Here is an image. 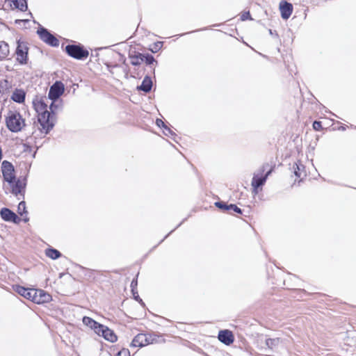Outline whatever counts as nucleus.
I'll return each instance as SVG.
<instances>
[{
	"label": "nucleus",
	"mask_w": 356,
	"mask_h": 356,
	"mask_svg": "<svg viewBox=\"0 0 356 356\" xmlns=\"http://www.w3.org/2000/svg\"><path fill=\"white\" fill-rule=\"evenodd\" d=\"M8 129L14 133L19 132L26 126L25 120L17 111H10L6 119Z\"/></svg>",
	"instance_id": "f03ea898"
},
{
	"label": "nucleus",
	"mask_w": 356,
	"mask_h": 356,
	"mask_svg": "<svg viewBox=\"0 0 356 356\" xmlns=\"http://www.w3.org/2000/svg\"><path fill=\"white\" fill-rule=\"evenodd\" d=\"M218 339L225 345H230L234 341L232 332L228 330H220L218 333Z\"/></svg>",
	"instance_id": "4468645a"
},
{
	"label": "nucleus",
	"mask_w": 356,
	"mask_h": 356,
	"mask_svg": "<svg viewBox=\"0 0 356 356\" xmlns=\"http://www.w3.org/2000/svg\"><path fill=\"white\" fill-rule=\"evenodd\" d=\"M229 211H233L237 213H242L241 209L238 207L236 204H229Z\"/></svg>",
	"instance_id": "7c9ffc66"
},
{
	"label": "nucleus",
	"mask_w": 356,
	"mask_h": 356,
	"mask_svg": "<svg viewBox=\"0 0 356 356\" xmlns=\"http://www.w3.org/2000/svg\"><path fill=\"white\" fill-rule=\"evenodd\" d=\"M26 93L22 89H15L11 96V99L17 103H23L25 100Z\"/></svg>",
	"instance_id": "dca6fc26"
},
{
	"label": "nucleus",
	"mask_w": 356,
	"mask_h": 356,
	"mask_svg": "<svg viewBox=\"0 0 356 356\" xmlns=\"http://www.w3.org/2000/svg\"><path fill=\"white\" fill-rule=\"evenodd\" d=\"M2 174L4 180L8 184L13 183V181L15 179L13 165L7 161L2 163Z\"/></svg>",
	"instance_id": "0eeeda50"
},
{
	"label": "nucleus",
	"mask_w": 356,
	"mask_h": 356,
	"mask_svg": "<svg viewBox=\"0 0 356 356\" xmlns=\"http://www.w3.org/2000/svg\"><path fill=\"white\" fill-rule=\"evenodd\" d=\"M136 286H137V281L134 280L131 283V287L133 294H134L135 288Z\"/></svg>",
	"instance_id": "e433bc0d"
},
{
	"label": "nucleus",
	"mask_w": 356,
	"mask_h": 356,
	"mask_svg": "<svg viewBox=\"0 0 356 356\" xmlns=\"http://www.w3.org/2000/svg\"><path fill=\"white\" fill-rule=\"evenodd\" d=\"M129 58L131 59V65L135 66L140 65L144 60V55L140 53L134 55H129Z\"/></svg>",
	"instance_id": "412c9836"
},
{
	"label": "nucleus",
	"mask_w": 356,
	"mask_h": 356,
	"mask_svg": "<svg viewBox=\"0 0 356 356\" xmlns=\"http://www.w3.org/2000/svg\"><path fill=\"white\" fill-rule=\"evenodd\" d=\"M83 323L84 325L90 327L92 330H93L94 327L97 325V322H96L95 320H93L92 318L88 317V316H84L83 318Z\"/></svg>",
	"instance_id": "393cba45"
},
{
	"label": "nucleus",
	"mask_w": 356,
	"mask_h": 356,
	"mask_svg": "<svg viewBox=\"0 0 356 356\" xmlns=\"http://www.w3.org/2000/svg\"><path fill=\"white\" fill-rule=\"evenodd\" d=\"M51 300V296L41 289H35V292L33 295L32 301L36 304H42L49 302Z\"/></svg>",
	"instance_id": "1a4fd4ad"
},
{
	"label": "nucleus",
	"mask_w": 356,
	"mask_h": 356,
	"mask_svg": "<svg viewBox=\"0 0 356 356\" xmlns=\"http://www.w3.org/2000/svg\"><path fill=\"white\" fill-rule=\"evenodd\" d=\"M117 356H130V352L128 349L123 348L118 352Z\"/></svg>",
	"instance_id": "2f4dec72"
},
{
	"label": "nucleus",
	"mask_w": 356,
	"mask_h": 356,
	"mask_svg": "<svg viewBox=\"0 0 356 356\" xmlns=\"http://www.w3.org/2000/svg\"><path fill=\"white\" fill-rule=\"evenodd\" d=\"M9 46L4 41H0V60L6 58L9 55Z\"/></svg>",
	"instance_id": "6ab92c4d"
},
{
	"label": "nucleus",
	"mask_w": 356,
	"mask_h": 356,
	"mask_svg": "<svg viewBox=\"0 0 356 356\" xmlns=\"http://www.w3.org/2000/svg\"><path fill=\"white\" fill-rule=\"evenodd\" d=\"M156 125H157L158 127H163V128H164L165 127H166V125L165 124V123H164V122H163V120H161V119H157V120H156Z\"/></svg>",
	"instance_id": "f704fd0d"
},
{
	"label": "nucleus",
	"mask_w": 356,
	"mask_h": 356,
	"mask_svg": "<svg viewBox=\"0 0 356 356\" xmlns=\"http://www.w3.org/2000/svg\"><path fill=\"white\" fill-rule=\"evenodd\" d=\"M215 205L220 209L228 211L229 210V204H227L224 202H215Z\"/></svg>",
	"instance_id": "c85d7f7f"
},
{
	"label": "nucleus",
	"mask_w": 356,
	"mask_h": 356,
	"mask_svg": "<svg viewBox=\"0 0 356 356\" xmlns=\"http://www.w3.org/2000/svg\"><path fill=\"white\" fill-rule=\"evenodd\" d=\"M21 21H22V20H16V23H17L18 22H21ZM24 22H27V21H28V19H26V20H24Z\"/></svg>",
	"instance_id": "58836bf2"
},
{
	"label": "nucleus",
	"mask_w": 356,
	"mask_h": 356,
	"mask_svg": "<svg viewBox=\"0 0 356 356\" xmlns=\"http://www.w3.org/2000/svg\"><path fill=\"white\" fill-rule=\"evenodd\" d=\"M17 60L20 64H26L27 63L28 47L24 42L17 41V47L16 49Z\"/></svg>",
	"instance_id": "6e6552de"
},
{
	"label": "nucleus",
	"mask_w": 356,
	"mask_h": 356,
	"mask_svg": "<svg viewBox=\"0 0 356 356\" xmlns=\"http://www.w3.org/2000/svg\"><path fill=\"white\" fill-rule=\"evenodd\" d=\"M12 190L11 192L15 196H18L19 195H22V193L24 191V188L25 187V183H24L20 179H15L13 181V183L9 184Z\"/></svg>",
	"instance_id": "2eb2a0df"
},
{
	"label": "nucleus",
	"mask_w": 356,
	"mask_h": 356,
	"mask_svg": "<svg viewBox=\"0 0 356 356\" xmlns=\"http://www.w3.org/2000/svg\"><path fill=\"white\" fill-rule=\"evenodd\" d=\"M152 87V81L151 78L148 76H146L141 83L140 86H138V90L144 91L145 92H148L151 90Z\"/></svg>",
	"instance_id": "f3484780"
},
{
	"label": "nucleus",
	"mask_w": 356,
	"mask_h": 356,
	"mask_svg": "<svg viewBox=\"0 0 356 356\" xmlns=\"http://www.w3.org/2000/svg\"><path fill=\"white\" fill-rule=\"evenodd\" d=\"M250 17V13L246 12L241 15V20L245 21V20L248 19Z\"/></svg>",
	"instance_id": "c9c22d12"
},
{
	"label": "nucleus",
	"mask_w": 356,
	"mask_h": 356,
	"mask_svg": "<svg viewBox=\"0 0 356 356\" xmlns=\"http://www.w3.org/2000/svg\"><path fill=\"white\" fill-rule=\"evenodd\" d=\"M0 215L5 221L19 223L21 220L14 212L7 208H3L0 211Z\"/></svg>",
	"instance_id": "9b49d317"
},
{
	"label": "nucleus",
	"mask_w": 356,
	"mask_h": 356,
	"mask_svg": "<svg viewBox=\"0 0 356 356\" xmlns=\"http://www.w3.org/2000/svg\"><path fill=\"white\" fill-rule=\"evenodd\" d=\"M3 82L5 83V84H7L8 83L7 80H3Z\"/></svg>",
	"instance_id": "ea45409f"
},
{
	"label": "nucleus",
	"mask_w": 356,
	"mask_h": 356,
	"mask_svg": "<svg viewBox=\"0 0 356 356\" xmlns=\"http://www.w3.org/2000/svg\"><path fill=\"white\" fill-rule=\"evenodd\" d=\"M65 50L70 56L78 60L86 58L89 55L88 51L80 45L68 44L66 46Z\"/></svg>",
	"instance_id": "20e7f679"
},
{
	"label": "nucleus",
	"mask_w": 356,
	"mask_h": 356,
	"mask_svg": "<svg viewBox=\"0 0 356 356\" xmlns=\"http://www.w3.org/2000/svg\"><path fill=\"white\" fill-rule=\"evenodd\" d=\"M313 128L316 131H320L322 129L321 122L318 121H314L313 123Z\"/></svg>",
	"instance_id": "473e14b6"
},
{
	"label": "nucleus",
	"mask_w": 356,
	"mask_h": 356,
	"mask_svg": "<svg viewBox=\"0 0 356 356\" xmlns=\"http://www.w3.org/2000/svg\"><path fill=\"white\" fill-rule=\"evenodd\" d=\"M281 17L283 19H288L293 13V5L286 1H281L279 5Z\"/></svg>",
	"instance_id": "9d476101"
},
{
	"label": "nucleus",
	"mask_w": 356,
	"mask_h": 356,
	"mask_svg": "<svg viewBox=\"0 0 356 356\" xmlns=\"http://www.w3.org/2000/svg\"><path fill=\"white\" fill-rule=\"evenodd\" d=\"M164 130H163V134L167 136H172L173 135V132L172 131L170 130V128H168L167 126L165 127L164 128Z\"/></svg>",
	"instance_id": "72a5a7b5"
},
{
	"label": "nucleus",
	"mask_w": 356,
	"mask_h": 356,
	"mask_svg": "<svg viewBox=\"0 0 356 356\" xmlns=\"http://www.w3.org/2000/svg\"><path fill=\"white\" fill-rule=\"evenodd\" d=\"M159 341V337L154 334H138L132 340L131 347L141 348Z\"/></svg>",
	"instance_id": "7ed1b4c3"
},
{
	"label": "nucleus",
	"mask_w": 356,
	"mask_h": 356,
	"mask_svg": "<svg viewBox=\"0 0 356 356\" xmlns=\"http://www.w3.org/2000/svg\"><path fill=\"white\" fill-rule=\"evenodd\" d=\"M49 99L47 97H36L33 101L34 109L38 113V129L43 134H47L54 127L56 118L48 110Z\"/></svg>",
	"instance_id": "f257e3e1"
},
{
	"label": "nucleus",
	"mask_w": 356,
	"mask_h": 356,
	"mask_svg": "<svg viewBox=\"0 0 356 356\" xmlns=\"http://www.w3.org/2000/svg\"><path fill=\"white\" fill-rule=\"evenodd\" d=\"M133 295H134V298H135L136 300L139 301L140 302H142V300L139 298V296H138V294H137L136 296L135 295V293H134V294H133Z\"/></svg>",
	"instance_id": "4c0bfd02"
},
{
	"label": "nucleus",
	"mask_w": 356,
	"mask_h": 356,
	"mask_svg": "<svg viewBox=\"0 0 356 356\" xmlns=\"http://www.w3.org/2000/svg\"><path fill=\"white\" fill-rule=\"evenodd\" d=\"M17 210H18V213H19L20 216H23L24 213H27V211H26L25 202L22 201L19 203Z\"/></svg>",
	"instance_id": "cd10ccee"
},
{
	"label": "nucleus",
	"mask_w": 356,
	"mask_h": 356,
	"mask_svg": "<svg viewBox=\"0 0 356 356\" xmlns=\"http://www.w3.org/2000/svg\"><path fill=\"white\" fill-rule=\"evenodd\" d=\"M56 101H51V104L48 107L49 109L50 113H52V116L56 118V113L57 110L58 109L59 105L56 104Z\"/></svg>",
	"instance_id": "a878e982"
},
{
	"label": "nucleus",
	"mask_w": 356,
	"mask_h": 356,
	"mask_svg": "<svg viewBox=\"0 0 356 356\" xmlns=\"http://www.w3.org/2000/svg\"><path fill=\"white\" fill-rule=\"evenodd\" d=\"M14 6L19 10L24 12L27 10L28 6L26 0H14L13 1Z\"/></svg>",
	"instance_id": "4be33fe9"
},
{
	"label": "nucleus",
	"mask_w": 356,
	"mask_h": 356,
	"mask_svg": "<svg viewBox=\"0 0 356 356\" xmlns=\"http://www.w3.org/2000/svg\"><path fill=\"white\" fill-rule=\"evenodd\" d=\"M294 175L298 178L305 176V166L300 163H295L293 165Z\"/></svg>",
	"instance_id": "a211bd4d"
},
{
	"label": "nucleus",
	"mask_w": 356,
	"mask_h": 356,
	"mask_svg": "<svg viewBox=\"0 0 356 356\" xmlns=\"http://www.w3.org/2000/svg\"><path fill=\"white\" fill-rule=\"evenodd\" d=\"M45 254L47 257L52 259H56L59 258L61 256L60 252L54 248H48L45 251Z\"/></svg>",
	"instance_id": "5701e85b"
},
{
	"label": "nucleus",
	"mask_w": 356,
	"mask_h": 356,
	"mask_svg": "<svg viewBox=\"0 0 356 356\" xmlns=\"http://www.w3.org/2000/svg\"><path fill=\"white\" fill-rule=\"evenodd\" d=\"M266 346L270 348L273 349L274 348L277 347L280 343V339L275 338V339H266Z\"/></svg>",
	"instance_id": "b1692460"
},
{
	"label": "nucleus",
	"mask_w": 356,
	"mask_h": 356,
	"mask_svg": "<svg viewBox=\"0 0 356 356\" xmlns=\"http://www.w3.org/2000/svg\"><path fill=\"white\" fill-rule=\"evenodd\" d=\"M106 326H104L99 323H97V325L94 327L93 330L99 336H102L104 334V332L106 329Z\"/></svg>",
	"instance_id": "bb28decb"
},
{
	"label": "nucleus",
	"mask_w": 356,
	"mask_h": 356,
	"mask_svg": "<svg viewBox=\"0 0 356 356\" xmlns=\"http://www.w3.org/2000/svg\"><path fill=\"white\" fill-rule=\"evenodd\" d=\"M102 337L110 342H115L117 341V336L114 332L108 327H106Z\"/></svg>",
	"instance_id": "aec40b11"
},
{
	"label": "nucleus",
	"mask_w": 356,
	"mask_h": 356,
	"mask_svg": "<svg viewBox=\"0 0 356 356\" xmlns=\"http://www.w3.org/2000/svg\"><path fill=\"white\" fill-rule=\"evenodd\" d=\"M37 33L40 39L45 43L52 47H58L59 45L58 40L50 33L45 28L41 27L38 29Z\"/></svg>",
	"instance_id": "39448f33"
},
{
	"label": "nucleus",
	"mask_w": 356,
	"mask_h": 356,
	"mask_svg": "<svg viewBox=\"0 0 356 356\" xmlns=\"http://www.w3.org/2000/svg\"><path fill=\"white\" fill-rule=\"evenodd\" d=\"M271 170H268L264 176L261 177H259L257 175L253 177L252 180V186L253 188V192L255 194L258 193L257 188L266 183L268 177L271 173Z\"/></svg>",
	"instance_id": "f8f14e48"
},
{
	"label": "nucleus",
	"mask_w": 356,
	"mask_h": 356,
	"mask_svg": "<svg viewBox=\"0 0 356 356\" xmlns=\"http://www.w3.org/2000/svg\"><path fill=\"white\" fill-rule=\"evenodd\" d=\"M64 85L60 81H56L49 88L48 97L49 100L57 101L64 92Z\"/></svg>",
	"instance_id": "423d86ee"
},
{
	"label": "nucleus",
	"mask_w": 356,
	"mask_h": 356,
	"mask_svg": "<svg viewBox=\"0 0 356 356\" xmlns=\"http://www.w3.org/2000/svg\"><path fill=\"white\" fill-rule=\"evenodd\" d=\"M13 289L15 292H17L20 296L24 297L28 300H33V295L35 292V289H26L24 286L16 285L13 286Z\"/></svg>",
	"instance_id": "ddd939ff"
},
{
	"label": "nucleus",
	"mask_w": 356,
	"mask_h": 356,
	"mask_svg": "<svg viewBox=\"0 0 356 356\" xmlns=\"http://www.w3.org/2000/svg\"><path fill=\"white\" fill-rule=\"evenodd\" d=\"M144 60L145 61V63L147 64V65H151L154 62H156V61L155 60L153 56L152 55H149V54H147V56H145L144 55Z\"/></svg>",
	"instance_id": "c756f323"
}]
</instances>
